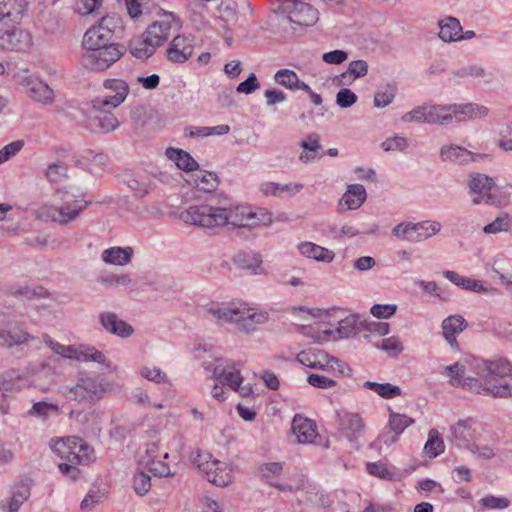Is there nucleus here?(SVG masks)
<instances>
[{"instance_id":"1","label":"nucleus","mask_w":512,"mask_h":512,"mask_svg":"<svg viewBox=\"0 0 512 512\" xmlns=\"http://www.w3.org/2000/svg\"><path fill=\"white\" fill-rule=\"evenodd\" d=\"M124 37L121 16L107 14L84 34L81 56L82 65L91 71L104 72L116 63L126 52L125 45L119 43Z\"/></svg>"},{"instance_id":"2","label":"nucleus","mask_w":512,"mask_h":512,"mask_svg":"<svg viewBox=\"0 0 512 512\" xmlns=\"http://www.w3.org/2000/svg\"><path fill=\"white\" fill-rule=\"evenodd\" d=\"M185 222L204 228L232 226L254 228L264 219L250 206L232 205L227 198L219 199L216 204L193 205L181 213Z\"/></svg>"},{"instance_id":"3","label":"nucleus","mask_w":512,"mask_h":512,"mask_svg":"<svg viewBox=\"0 0 512 512\" xmlns=\"http://www.w3.org/2000/svg\"><path fill=\"white\" fill-rule=\"evenodd\" d=\"M111 389V384L104 378L93 377L88 373L80 372L77 375L76 385L66 387L63 394L70 400L95 402L102 399Z\"/></svg>"},{"instance_id":"4","label":"nucleus","mask_w":512,"mask_h":512,"mask_svg":"<svg viewBox=\"0 0 512 512\" xmlns=\"http://www.w3.org/2000/svg\"><path fill=\"white\" fill-rule=\"evenodd\" d=\"M469 193L473 195L472 203L479 205L486 203L496 207L508 203L507 195L496 186L494 180L485 174L475 173L468 180Z\"/></svg>"},{"instance_id":"5","label":"nucleus","mask_w":512,"mask_h":512,"mask_svg":"<svg viewBox=\"0 0 512 512\" xmlns=\"http://www.w3.org/2000/svg\"><path fill=\"white\" fill-rule=\"evenodd\" d=\"M56 195L59 196L62 204L59 207L44 204L37 209L36 217L41 221H51L60 225H67L80 215V209H74L73 202L70 199V195L74 198L76 195L70 193L66 187L57 189Z\"/></svg>"},{"instance_id":"6","label":"nucleus","mask_w":512,"mask_h":512,"mask_svg":"<svg viewBox=\"0 0 512 512\" xmlns=\"http://www.w3.org/2000/svg\"><path fill=\"white\" fill-rule=\"evenodd\" d=\"M68 116L75 120L78 125L95 134H107L120 125L119 120L108 109L92 107L89 112L75 110L73 114H68Z\"/></svg>"},{"instance_id":"7","label":"nucleus","mask_w":512,"mask_h":512,"mask_svg":"<svg viewBox=\"0 0 512 512\" xmlns=\"http://www.w3.org/2000/svg\"><path fill=\"white\" fill-rule=\"evenodd\" d=\"M484 383L473 377H451L450 384L455 387H462L468 391L481 394L488 393L496 398L512 397V385L497 384L493 380L483 379Z\"/></svg>"},{"instance_id":"8","label":"nucleus","mask_w":512,"mask_h":512,"mask_svg":"<svg viewBox=\"0 0 512 512\" xmlns=\"http://www.w3.org/2000/svg\"><path fill=\"white\" fill-rule=\"evenodd\" d=\"M192 463L200 471L206 474L207 480L216 486L224 487L232 482L230 472L223 470L224 465L219 460H212L209 452L197 451L196 456L192 457Z\"/></svg>"},{"instance_id":"9","label":"nucleus","mask_w":512,"mask_h":512,"mask_svg":"<svg viewBox=\"0 0 512 512\" xmlns=\"http://www.w3.org/2000/svg\"><path fill=\"white\" fill-rule=\"evenodd\" d=\"M471 367L481 379L493 380L497 384H507L504 378L512 377V364L504 358L488 361L475 359Z\"/></svg>"},{"instance_id":"10","label":"nucleus","mask_w":512,"mask_h":512,"mask_svg":"<svg viewBox=\"0 0 512 512\" xmlns=\"http://www.w3.org/2000/svg\"><path fill=\"white\" fill-rule=\"evenodd\" d=\"M276 12L286 16L291 23L300 26H312L318 21V11L304 2L286 0L282 2Z\"/></svg>"},{"instance_id":"11","label":"nucleus","mask_w":512,"mask_h":512,"mask_svg":"<svg viewBox=\"0 0 512 512\" xmlns=\"http://www.w3.org/2000/svg\"><path fill=\"white\" fill-rule=\"evenodd\" d=\"M203 311L216 319L219 323L224 322H236L243 323L242 327L249 331L250 328L246 326L244 322L252 321L255 317L254 313H251L250 310L245 308L231 307V306H221L220 304H211L205 308Z\"/></svg>"},{"instance_id":"12","label":"nucleus","mask_w":512,"mask_h":512,"mask_svg":"<svg viewBox=\"0 0 512 512\" xmlns=\"http://www.w3.org/2000/svg\"><path fill=\"white\" fill-rule=\"evenodd\" d=\"M413 423L414 420L411 417L405 414L390 411L387 425L388 431L380 434L377 440L371 443V447L375 448L378 443H383L386 446H390L396 443L404 430L411 426Z\"/></svg>"},{"instance_id":"13","label":"nucleus","mask_w":512,"mask_h":512,"mask_svg":"<svg viewBox=\"0 0 512 512\" xmlns=\"http://www.w3.org/2000/svg\"><path fill=\"white\" fill-rule=\"evenodd\" d=\"M337 421L340 432L350 442H357L365 430V423L358 413L338 412Z\"/></svg>"},{"instance_id":"14","label":"nucleus","mask_w":512,"mask_h":512,"mask_svg":"<svg viewBox=\"0 0 512 512\" xmlns=\"http://www.w3.org/2000/svg\"><path fill=\"white\" fill-rule=\"evenodd\" d=\"M71 442V450L68 452L67 461L72 464L88 465L96 459L94 449L83 439L77 436L68 437Z\"/></svg>"},{"instance_id":"15","label":"nucleus","mask_w":512,"mask_h":512,"mask_svg":"<svg viewBox=\"0 0 512 512\" xmlns=\"http://www.w3.org/2000/svg\"><path fill=\"white\" fill-rule=\"evenodd\" d=\"M31 46V36L22 29L0 31V47L6 50L24 51Z\"/></svg>"},{"instance_id":"16","label":"nucleus","mask_w":512,"mask_h":512,"mask_svg":"<svg viewBox=\"0 0 512 512\" xmlns=\"http://www.w3.org/2000/svg\"><path fill=\"white\" fill-rule=\"evenodd\" d=\"M449 108H451L452 121L456 122L481 119L489 114L486 106L477 103L449 104Z\"/></svg>"},{"instance_id":"17","label":"nucleus","mask_w":512,"mask_h":512,"mask_svg":"<svg viewBox=\"0 0 512 512\" xmlns=\"http://www.w3.org/2000/svg\"><path fill=\"white\" fill-rule=\"evenodd\" d=\"M296 360L303 366L321 370L327 369L329 362H336L334 356L320 349L303 350L297 354Z\"/></svg>"},{"instance_id":"18","label":"nucleus","mask_w":512,"mask_h":512,"mask_svg":"<svg viewBox=\"0 0 512 512\" xmlns=\"http://www.w3.org/2000/svg\"><path fill=\"white\" fill-rule=\"evenodd\" d=\"M192 53V40L182 35L174 37L166 51L168 60L173 63H184Z\"/></svg>"},{"instance_id":"19","label":"nucleus","mask_w":512,"mask_h":512,"mask_svg":"<svg viewBox=\"0 0 512 512\" xmlns=\"http://www.w3.org/2000/svg\"><path fill=\"white\" fill-rule=\"evenodd\" d=\"M236 365V362L232 360L227 361L225 367L217 365L213 371L215 380L229 386L233 390H239L243 377L239 369L236 368Z\"/></svg>"},{"instance_id":"20","label":"nucleus","mask_w":512,"mask_h":512,"mask_svg":"<svg viewBox=\"0 0 512 512\" xmlns=\"http://www.w3.org/2000/svg\"><path fill=\"white\" fill-rule=\"evenodd\" d=\"M165 19L153 22L144 32L143 37L148 39V43L154 46H161L167 40L171 29L170 19H174L173 13H165Z\"/></svg>"},{"instance_id":"21","label":"nucleus","mask_w":512,"mask_h":512,"mask_svg":"<svg viewBox=\"0 0 512 512\" xmlns=\"http://www.w3.org/2000/svg\"><path fill=\"white\" fill-rule=\"evenodd\" d=\"M468 326L467 321L461 315H450L442 321L443 337L453 349H458L456 336Z\"/></svg>"},{"instance_id":"22","label":"nucleus","mask_w":512,"mask_h":512,"mask_svg":"<svg viewBox=\"0 0 512 512\" xmlns=\"http://www.w3.org/2000/svg\"><path fill=\"white\" fill-rule=\"evenodd\" d=\"M102 327L109 333L122 338L129 337L133 334V328L127 322L118 318L114 312H102L99 315Z\"/></svg>"},{"instance_id":"23","label":"nucleus","mask_w":512,"mask_h":512,"mask_svg":"<svg viewBox=\"0 0 512 512\" xmlns=\"http://www.w3.org/2000/svg\"><path fill=\"white\" fill-rule=\"evenodd\" d=\"M30 340H35V337L29 334L22 324H16L11 330H6L0 327V346L5 348H12L27 343Z\"/></svg>"},{"instance_id":"24","label":"nucleus","mask_w":512,"mask_h":512,"mask_svg":"<svg viewBox=\"0 0 512 512\" xmlns=\"http://www.w3.org/2000/svg\"><path fill=\"white\" fill-rule=\"evenodd\" d=\"M475 155L471 151L458 145L443 146L440 150V158L444 162H452L455 164L463 165L470 161H474Z\"/></svg>"},{"instance_id":"25","label":"nucleus","mask_w":512,"mask_h":512,"mask_svg":"<svg viewBox=\"0 0 512 512\" xmlns=\"http://www.w3.org/2000/svg\"><path fill=\"white\" fill-rule=\"evenodd\" d=\"M292 431L299 443H311L317 436L314 422L300 416L294 417L292 421Z\"/></svg>"},{"instance_id":"26","label":"nucleus","mask_w":512,"mask_h":512,"mask_svg":"<svg viewBox=\"0 0 512 512\" xmlns=\"http://www.w3.org/2000/svg\"><path fill=\"white\" fill-rule=\"evenodd\" d=\"M300 147L303 151L299 155V160L302 163H310L320 158L318 156L322 146L320 144V135L317 133H310L304 140L300 142Z\"/></svg>"},{"instance_id":"27","label":"nucleus","mask_w":512,"mask_h":512,"mask_svg":"<svg viewBox=\"0 0 512 512\" xmlns=\"http://www.w3.org/2000/svg\"><path fill=\"white\" fill-rule=\"evenodd\" d=\"M134 250L132 247H111L101 253V259L106 264L124 266L131 262Z\"/></svg>"},{"instance_id":"28","label":"nucleus","mask_w":512,"mask_h":512,"mask_svg":"<svg viewBox=\"0 0 512 512\" xmlns=\"http://www.w3.org/2000/svg\"><path fill=\"white\" fill-rule=\"evenodd\" d=\"M298 250L303 256L324 263L332 262L335 257L333 251L313 242H301L298 245Z\"/></svg>"},{"instance_id":"29","label":"nucleus","mask_w":512,"mask_h":512,"mask_svg":"<svg viewBox=\"0 0 512 512\" xmlns=\"http://www.w3.org/2000/svg\"><path fill=\"white\" fill-rule=\"evenodd\" d=\"M26 9L24 0H0V22L9 20L18 22Z\"/></svg>"},{"instance_id":"30","label":"nucleus","mask_w":512,"mask_h":512,"mask_svg":"<svg viewBox=\"0 0 512 512\" xmlns=\"http://www.w3.org/2000/svg\"><path fill=\"white\" fill-rule=\"evenodd\" d=\"M27 91L29 97L37 102L51 104L54 100L53 90L40 80L29 81L27 83Z\"/></svg>"},{"instance_id":"31","label":"nucleus","mask_w":512,"mask_h":512,"mask_svg":"<svg viewBox=\"0 0 512 512\" xmlns=\"http://www.w3.org/2000/svg\"><path fill=\"white\" fill-rule=\"evenodd\" d=\"M166 156L183 171L191 172L198 169L196 160L183 149L170 147L166 150Z\"/></svg>"},{"instance_id":"32","label":"nucleus","mask_w":512,"mask_h":512,"mask_svg":"<svg viewBox=\"0 0 512 512\" xmlns=\"http://www.w3.org/2000/svg\"><path fill=\"white\" fill-rule=\"evenodd\" d=\"M424 120L427 124L446 125L452 122L449 105H426Z\"/></svg>"},{"instance_id":"33","label":"nucleus","mask_w":512,"mask_h":512,"mask_svg":"<svg viewBox=\"0 0 512 512\" xmlns=\"http://www.w3.org/2000/svg\"><path fill=\"white\" fill-rule=\"evenodd\" d=\"M443 276L450 282L464 290H469L477 293L487 292V288H485L482 285L481 281L461 276L455 271H443Z\"/></svg>"},{"instance_id":"34","label":"nucleus","mask_w":512,"mask_h":512,"mask_svg":"<svg viewBox=\"0 0 512 512\" xmlns=\"http://www.w3.org/2000/svg\"><path fill=\"white\" fill-rule=\"evenodd\" d=\"M440 27L439 38L444 42L459 41V33L462 32L460 21L455 17H447L438 22Z\"/></svg>"},{"instance_id":"35","label":"nucleus","mask_w":512,"mask_h":512,"mask_svg":"<svg viewBox=\"0 0 512 512\" xmlns=\"http://www.w3.org/2000/svg\"><path fill=\"white\" fill-rule=\"evenodd\" d=\"M275 82L289 90H309V85L301 81L291 69H280L274 75Z\"/></svg>"},{"instance_id":"36","label":"nucleus","mask_w":512,"mask_h":512,"mask_svg":"<svg viewBox=\"0 0 512 512\" xmlns=\"http://www.w3.org/2000/svg\"><path fill=\"white\" fill-rule=\"evenodd\" d=\"M413 236H410V242H420L437 234L441 229V224L437 221H422L412 223Z\"/></svg>"},{"instance_id":"37","label":"nucleus","mask_w":512,"mask_h":512,"mask_svg":"<svg viewBox=\"0 0 512 512\" xmlns=\"http://www.w3.org/2000/svg\"><path fill=\"white\" fill-rule=\"evenodd\" d=\"M470 419L459 420L454 426L451 427L452 440L458 447H466L468 446L471 438H472V430Z\"/></svg>"},{"instance_id":"38","label":"nucleus","mask_w":512,"mask_h":512,"mask_svg":"<svg viewBox=\"0 0 512 512\" xmlns=\"http://www.w3.org/2000/svg\"><path fill=\"white\" fill-rule=\"evenodd\" d=\"M233 262L240 268L259 274L261 270V258L252 251H240L233 257Z\"/></svg>"},{"instance_id":"39","label":"nucleus","mask_w":512,"mask_h":512,"mask_svg":"<svg viewBox=\"0 0 512 512\" xmlns=\"http://www.w3.org/2000/svg\"><path fill=\"white\" fill-rule=\"evenodd\" d=\"M366 189L361 184H352L348 186L347 191L342 197V201L347 205L350 210L358 209L366 200Z\"/></svg>"},{"instance_id":"40","label":"nucleus","mask_w":512,"mask_h":512,"mask_svg":"<svg viewBox=\"0 0 512 512\" xmlns=\"http://www.w3.org/2000/svg\"><path fill=\"white\" fill-rule=\"evenodd\" d=\"M303 185L300 183H289V184H280L275 182H265L260 185V190L264 195H273V196H281L284 193L287 194H295L301 191Z\"/></svg>"},{"instance_id":"41","label":"nucleus","mask_w":512,"mask_h":512,"mask_svg":"<svg viewBox=\"0 0 512 512\" xmlns=\"http://www.w3.org/2000/svg\"><path fill=\"white\" fill-rule=\"evenodd\" d=\"M364 322L358 315H349L339 322L337 333L340 338H348L356 332L364 330Z\"/></svg>"},{"instance_id":"42","label":"nucleus","mask_w":512,"mask_h":512,"mask_svg":"<svg viewBox=\"0 0 512 512\" xmlns=\"http://www.w3.org/2000/svg\"><path fill=\"white\" fill-rule=\"evenodd\" d=\"M363 387L377 393L384 399H392L402 394L401 388L391 383H377L373 381H366Z\"/></svg>"},{"instance_id":"43","label":"nucleus","mask_w":512,"mask_h":512,"mask_svg":"<svg viewBox=\"0 0 512 512\" xmlns=\"http://www.w3.org/2000/svg\"><path fill=\"white\" fill-rule=\"evenodd\" d=\"M512 228V217L506 213L501 212L491 223L483 227L485 234H497L500 232H508Z\"/></svg>"},{"instance_id":"44","label":"nucleus","mask_w":512,"mask_h":512,"mask_svg":"<svg viewBox=\"0 0 512 512\" xmlns=\"http://www.w3.org/2000/svg\"><path fill=\"white\" fill-rule=\"evenodd\" d=\"M445 444L437 430L431 429L428 434V440L424 446V452L431 458H435L442 454Z\"/></svg>"},{"instance_id":"45","label":"nucleus","mask_w":512,"mask_h":512,"mask_svg":"<svg viewBox=\"0 0 512 512\" xmlns=\"http://www.w3.org/2000/svg\"><path fill=\"white\" fill-rule=\"evenodd\" d=\"M156 48L157 46H154L153 43H148V39L143 37L141 41L131 44L129 50L134 57L147 60L155 53Z\"/></svg>"},{"instance_id":"46","label":"nucleus","mask_w":512,"mask_h":512,"mask_svg":"<svg viewBox=\"0 0 512 512\" xmlns=\"http://www.w3.org/2000/svg\"><path fill=\"white\" fill-rule=\"evenodd\" d=\"M131 278L128 274H109V273H101L97 277V282L102 284L105 287H118V286H128L131 283Z\"/></svg>"},{"instance_id":"47","label":"nucleus","mask_w":512,"mask_h":512,"mask_svg":"<svg viewBox=\"0 0 512 512\" xmlns=\"http://www.w3.org/2000/svg\"><path fill=\"white\" fill-rule=\"evenodd\" d=\"M128 95L123 94H114V95H108L103 98H96L92 100L91 104L94 108H101V109H110V108H116L120 104H122Z\"/></svg>"},{"instance_id":"48","label":"nucleus","mask_w":512,"mask_h":512,"mask_svg":"<svg viewBox=\"0 0 512 512\" xmlns=\"http://www.w3.org/2000/svg\"><path fill=\"white\" fill-rule=\"evenodd\" d=\"M28 413H29V415H32V416L46 418L51 413L58 414L59 407L53 403H49L46 401H39L32 405V407Z\"/></svg>"},{"instance_id":"49","label":"nucleus","mask_w":512,"mask_h":512,"mask_svg":"<svg viewBox=\"0 0 512 512\" xmlns=\"http://www.w3.org/2000/svg\"><path fill=\"white\" fill-rule=\"evenodd\" d=\"M283 471V465L280 462H269L259 466V472L261 479L266 483L273 482L272 479L281 475Z\"/></svg>"},{"instance_id":"50","label":"nucleus","mask_w":512,"mask_h":512,"mask_svg":"<svg viewBox=\"0 0 512 512\" xmlns=\"http://www.w3.org/2000/svg\"><path fill=\"white\" fill-rule=\"evenodd\" d=\"M67 165L62 162L53 163L46 170V177L51 183H58L67 178Z\"/></svg>"},{"instance_id":"51","label":"nucleus","mask_w":512,"mask_h":512,"mask_svg":"<svg viewBox=\"0 0 512 512\" xmlns=\"http://www.w3.org/2000/svg\"><path fill=\"white\" fill-rule=\"evenodd\" d=\"M195 182L200 190L208 193L214 191L219 184L217 175L212 172H204Z\"/></svg>"},{"instance_id":"52","label":"nucleus","mask_w":512,"mask_h":512,"mask_svg":"<svg viewBox=\"0 0 512 512\" xmlns=\"http://www.w3.org/2000/svg\"><path fill=\"white\" fill-rule=\"evenodd\" d=\"M140 375L149 380V381H152L156 384H161V383H167L168 382V376L165 372H163L160 368L158 367H148V366H144L140 369Z\"/></svg>"},{"instance_id":"53","label":"nucleus","mask_w":512,"mask_h":512,"mask_svg":"<svg viewBox=\"0 0 512 512\" xmlns=\"http://www.w3.org/2000/svg\"><path fill=\"white\" fill-rule=\"evenodd\" d=\"M12 293L16 297H24L27 299L34 297L47 298L49 296V292L43 287H18Z\"/></svg>"},{"instance_id":"54","label":"nucleus","mask_w":512,"mask_h":512,"mask_svg":"<svg viewBox=\"0 0 512 512\" xmlns=\"http://www.w3.org/2000/svg\"><path fill=\"white\" fill-rule=\"evenodd\" d=\"M396 95V88L392 85H387L384 90L378 91L374 96V105L378 108L388 106Z\"/></svg>"},{"instance_id":"55","label":"nucleus","mask_w":512,"mask_h":512,"mask_svg":"<svg viewBox=\"0 0 512 512\" xmlns=\"http://www.w3.org/2000/svg\"><path fill=\"white\" fill-rule=\"evenodd\" d=\"M357 95L350 89L342 87L336 94V104L341 108H350L357 102Z\"/></svg>"},{"instance_id":"56","label":"nucleus","mask_w":512,"mask_h":512,"mask_svg":"<svg viewBox=\"0 0 512 512\" xmlns=\"http://www.w3.org/2000/svg\"><path fill=\"white\" fill-rule=\"evenodd\" d=\"M220 15L219 18L226 24L237 20L236 4L221 2L217 7Z\"/></svg>"},{"instance_id":"57","label":"nucleus","mask_w":512,"mask_h":512,"mask_svg":"<svg viewBox=\"0 0 512 512\" xmlns=\"http://www.w3.org/2000/svg\"><path fill=\"white\" fill-rule=\"evenodd\" d=\"M453 75L456 77H459V78H464V77H468V76L486 77V76H491L492 73L491 72L487 73L485 71V69L480 66L471 65V66L462 67L458 70L453 71Z\"/></svg>"},{"instance_id":"58","label":"nucleus","mask_w":512,"mask_h":512,"mask_svg":"<svg viewBox=\"0 0 512 512\" xmlns=\"http://www.w3.org/2000/svg\"><path fill=\"white\" fill-rule=\"evenodd\" d=\"M133 487L138 495H145L151 488L150 476L144 472L136 474L133 480Z\"/></svg>"},{"instance_id":"59","label":"nucleus","mask_w":512,"mask_h":512,"mask_svg":"<svg viewBox=\"0 0 512 512\" xmlns=\"http://www.w3.org/2000/svg\"><path fill=\"white\" fill-rule=\"evenodd\" d=\"M397 311L395 304H375L371 307V314L378 319H388Z\"/></svg>"},{"instance_id":"60","label":"nucleus","mask_w":512,"mask_h":512,"mask_svg":"<svg viewBox=\"0 0 512 512\" xmlns=\"http://www.w3.org/2000/svg\"><path fill=\"white\" fill-rule=\"evenodd\" d=\"M416 285L420 286L423 290V292L433 295L440 299L441 301H447L448 296L444 295L440 291V287L435 281H425V280H418L415 282Z\"/></svg>"},{"instance_id":"61","label":"nucleus","mask_w":512,"mask_h":512,"mask_svg":"<svg viewBox=\"0 0 512 512\" xmlns=\"http://www.w3.org/2000/svg\"><path fill=\"white\" fill-rule=\"evenodd\" d=\"M30 496L29 489L22 487L20 490L15 492L10 498L8 503V512H17L22 503Z\"/></svg>"},{"instance_id":"62","label":"nucleus","mask_w":512,"mask_h":512,"mask_svg":"<svg viewBox=\"0 0 512 512\" xmlns=\"http://www.w3.org/2000/svg\"><path fill=\"white\" fill-rule=\"evenodd\" d=\"M369 474L384 480H391L392 473L387 469L386 465L380 462H369L366 465Z\"/></svg>"},{"instance_id":"63","label":"nucleus","mask_w":512,"mask_h":512,"mask_svg":"<svg viewBox=\"0 0 512 512\" xmlns=\"http://www.w3.org/2000/svg\"><path fill=\"white\" fill-rule=\"evenodd\" d=\"M481 505L487 509H505L510 501L505 497L487 496L480 500Z\"/></svg>"},{"instance_id":"64","label":"nucleus","mask_w":512,"mask_h":512,"mask_svg":"<svg viewBox=\"0 0 512 512\" xmlns=\"http://www.w3.org/2000/svg\"><path fill=\"white\" fill-rule=\"evenodd\" d=\"M408 143L406 138L395 135L392 138L386 139L382 143V148L385 151H403L407 148Z\"/></svg>"}]
</instances>
